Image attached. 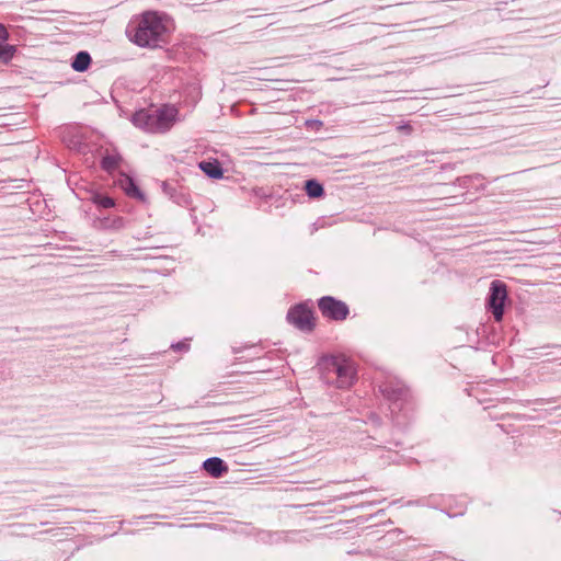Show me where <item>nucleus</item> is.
Returning a JSON list of instances; mask_svg holds the SVG:
<instances>
[{
  "label": "nucleus",
  "mask_w": 561,
  "mask_h": 561,
  "mask_svg": "<svg viewBox=\"0 0 561 561\" xmlns=\"http://www.w3.org/2000/svg\"><path fill=\"white\" fill-rule=\"evenodd\" d=\"M169 32L168 16L153 11L135 16L126 28L128 39L144 48H157L167 43Z\"/></svg>",
  "instance_id": "nucleus-1"
},
{
  "label": "nucleus",
  "mask_w": 561,
  "mask_h": 561,
  "mask_svg": "<svg viewBox=\"0 0 561 561\" xmlns=\"http://www.w3.org/2000/svg\"><path fill=\"white\" fill-rule=\"evenodd\" d=\"M179 110L174 105L144 108L136 112L133 123L147 133L162 134L172 128L178 121Z\"/></svg>",
  "instance_id": "nucleus-2"
},
{
  "label": "nucleus",
  "mask_w": 561,
  "mask_h": 561,
  "mask_svg": "<svg viewBox=\"0 0 561 561\" xmlns=\"http://www.w3.org/2000/svg\"><path fill=\"white\" fill-rule=\"evenodd\" d=\"M330 370L336 376V387L341 389L350 388L356 379L355 363L344 356L332 359Z\"/></svg>",
  "instance_id": "nucleus-3"
},
{
  "label": "nucleus",
  "mask_w": 561,
  "mask_h": 561,
  "mask_svg": "<svg viewBox=\"0 0 561 561\" xmlns=\"http://www.w3.org/2000/svg\"><path fill=\"white\" fill-rule=\"evenodd\" d=\"M507 299V286L502 280H493L488 296V308L495 321L500 322L504 314V305Z\"/></svg>",
  "instance_id": "nucleus-4"
},
{
  "label": "nucleus",
  "mask_w": 561,
  "mask_h": 561,
  "mask_svg": "<svg viewBox=\"0 0 561 561\" xmlns=\"http://www.w3.org/2000/svg\"><path fill=\"white\" fill-rule=\"evenodd\" d=\"M318 306L323 317L331 320L341 321L346 319L348 314V307L346 304L330 296L322 297L319 300Z\"/></svg>",
  "instance_id": "nucleus-5"
},
{
  "label": "nucleus",
  "mask_w": 561,
  "mask_h": 561,
  "mask_svg": "<svg viewBox=\"0 0 561 561\" xmlns=\"http://www.w3.org/2000/svg\"><path fill=\"white\" fill-rule=\"evenodd\" d=\"M287 320L302 331H309L313 328L312 312L304 305H297L289 309Z\"/></svg>",
  "instance_id": "nucleus-6"
},
{
  "label": "nucleus",
  "mask_w": 561,
  "mask_h": 561,
  "mask_svg": "<svg viewBox=\"0 0 561 561\" xmlns=\"http://www.w3.org/2000/svg\"><path fill=\"white\" fill-rule=\"evenodd\" d=\"M93 226L99 230L119 231L126 227V220L117 215L100 216L94 219Z\"/></svg>",
  "instance_id": "nucleus-7"
},
{
  "label": "nucleus",
  "mask_w": 561,
  "mask_h": 561,
  "mask_svg": "<svg viewBox=\"0 0 561 561\" xmlns=\"http://www.w3.org/2000/svg\"><path fill=\"white\" fill-rule=\"evenodd\" d=\"M117 185L125 192V194L130 197L138 201H145V195L140 191V188L136 185L134 180L126 175L122 174L119 179L117 180Z\"/></svg>",
  "instance_id": "nucleus-8"
},
{
  "label": "nucleus",
  "mask_w": 561,
  "mask_h": 561,
  "mask_svg": "<svg viewBox=\"0 0 561 561\" xmlns=\"http://www.w3.org/2000/svg\"><path fill=\"white\" fill-rule=\"evenodd\" d=\"M203 468L214 478H219L228 471L225 461L218 457H211L204 461Z\"/></svg>",
  "instance_id": "nucleus-9"
},
{
  "label": "nucleus",
  "mask_w": 561,
  "mask_h": 561,
  "mask_svg": "<svg viewBox=\"0 0 561 561\" xmlns=\"http://www.w3.org/2000/svg\"><path fill=\"white\" fill-rule=\"evenodd\" d=\"M201 170L211 179H220L222 176V168L218 161H202Z\"/></svg>",
  "instance_id": "nucleus-10"
},
{
  "label": "nucleus",
  "mask_w": 561,
  "mask_h": 561,
  "mask_svg": "<svg viewBox=\"0 0 561 561\" xmlns=\"http://www.w3.org/2000/svg\"><path fill=\"white\" fill-rule=\"evenodd\" d=\"M90 64H91V57H90L89 53L79 51L75 56V58L71 62V67L73 68V70H76L78 72H83L89 68Z\"/></svg>",
  "instance_id": "nucleus-11"
},
{
  "label": "nucleus",
  "mask_w": 561,
  "mask_h": 561,
  "mask_svg": "<svg viewBox=\"0 0 561 561\" xmlns=\"http://www.w3.org/2000/svg\"><path fill=\"white\" fill-rule=\"evenodd\" d=\"M90 201L98 207V208H112L115 206V201L106 195H103L99 192H92L90 196Z\"/></svg>",
  "instance_id": "nucleus-12"
},
{
  "label": "nucleus",
  "mask_w": 561,
  "mask_h": 561,
  "mask_svg": "<svg viewBox=\"0 0 561 561\" xmlns=\"http://www.w3.org/2000/svg\"><path fill=\"white\" fill-rule=\"evenodd\" d=\"M305 190L310 198H320L324 195V188L317 180L306 181Z\"/></svg>",
  "instance_id": "nucleus-13"
},
{
  "label": "nucleus",
  "mask_w": 561,
  "mask_h": 561,
  "mask_svg": "<svg viewBox=\"0 0 561 561\" xmlns=\"http://www.w3.org/2000/svg\"><path fill=\"white\" fill-rule=\"evenodd\" d=\"M119 162H121L119 156L107 154V156L103 157L101 164L105 171L112 172L119 165Z\"/></svg>",
  "instance_id": "nucleus-14"
},
{
  "label": "nucleus",
  "mask_w": 561,
  "mask_h": 561,
  "mask_svg": "<svg viewBox=\"0 0 561 561\" xmlns=\"http://www.w3.org/2000/svg\"><path fill=\"white\" fill-rule=\"evenodd\" d=\"M16 47L11 44L0 43V60L9 62L15 55Z\"/></svg>",
  "instance_id": "nucleus-15"
},
{
  "label": "nucleus",
  "mask_w": 561,
  "mask_h": 561,
  "mask_svg": "<svg viewBox=\"0 0 561 561\" xmlns=\"http://www.w3.org/2000/svg\"><path fill=\"white\" fill-rule=\"evenodd\" d=\"M9 32L4 24L0 23V43H4L9 39Z\"/></svg>",
  "instance_id": "nucleus-16"
},
{
  "label": "nucleus",
  "mask_w": 561,
  "mask_h": 561,
  "mask_svg": "<svg viewBox=\"0 0 561 561\" xmlns=\"http://www.w3.org/2000/svg\"><path fill=\"white\" fill-rule=\"evenodd\" d=\"M172 348L175 351H187L188 350V343L186 341L179 342L176 344H172Z\"/></svg>",
  "instance_id": "nucleus-17"
},
{
  "label": "nucleus",
  "mask_w": 561,
  "mask_h": 561,
  "mask_svg": "<svg viewBox=\"0 0 561 561\" xmlns=\"http://www.w3.org/2000/svg\"><path fill=\"white\" fill-rule=\"evenodd\" d=\"M400 130H403L405 133H411L412 131V127L409 125V124H403L401 126L398 127Z\"/></svg>",
  "instance_id": "nucleus-18"
}]
</instances>
